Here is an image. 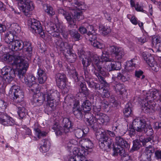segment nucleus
Listing matches in <instances>:
<instances>
[{
  "label": "nucleus",
  "mask_w": 161,
  "mask_h": 161,
  "mask_svg": "<svg viewBox=\"0 0 161 161\" xmlns=\"http://www.w3.org/2000/svg\"><path fill=\"white\" fill-rule=\"evenodd\" d=\"M72 4L73 5L70 7V13L64 10L62 8L58 10V12L62 14L69 24L68 27L72 28L76 26L75 23L76 19L79 21L83 19L84 16L81 11L87 8V7L84 3L80 2L77 0H74Z\"/></svg>",
  "instance_id": "1"
},
{
  "label": "nucleus",
  "mask_w": 161,
  "mask_h": 161,
  "mask_svg": "<svg viewBox=\"0 0 161 161\" xmlns=\"http://www.w3.org/2000/svg\"><path fill=\"white\" fill-rule=\"evenodd\" d=\"M14 63L17 67L16 75L21 81L25 83L28 87L31 88L30 91L34 93L37 91L38 84L35 81V77L32 75L25 76V73L28 67V64L26 61L19 59L15 61Z\"/></svg>",
  "instance_id": "2"
},
{
  "label": "nucleus",
  "mask_w": 161,
  "mask_h": 161,
  "mask_svg": "<svg viewBox=\"0 0 161 161\" xmlns=\"http://www.w3.org/2000/svg\"><path fill=\"white\" fill-rule=\"evenodd\" d=\"M153 139V136L145 138L141 136L139 137V141L142 143L144 147L147 146L141 156L142 161H150L151 160V156L155 151L154 147L153 146L154 144L151 142L152 140L153 142H154Z\"/></svg>",
  "instance_id": "3"
},
{
  "label": "nucleus",
  "mask_w": 161,
  "mask_h": 161,
  "mask_svg": "<svg viewBox=\"0 0 161 161\" xmlns=\"http://www.w3.org/2000/svg\"><path fill=\"white\" fill-rule=\"evenodd\" d=\"M108 135L112 137H114L116 136L114 132L109 130L101 132L99 135L97 132L96 134V138L99 140V147L104 150H106L107 148H110L114 146L113 140L109 137H108L107 136Z\"/></svg>",
  "instance_id": "4"
},
{
  "label": "nucleus",
  "mask_w": 161,
  "mask_h": 161,
  "mask_svg": "<svg viewBox=\"0 0 161 161\" xmlns=\"http://www.w3.org/2000/svg\"><path fill=\"white\" fill-rule=\"evenodd\" d=\"M31 43L28 42H23L21 40H16L13 41L8 45L9 48L12 51L20 50L23 48L27 52L26 54L31 56L32 54V47Z\"/></svg>",
  "instance_id": "5"
},
{
  "label": "nucleus",
  "mask_w": 161,
  "mask_h": 161,
  "mask_svg": "<svg viewBox=\"0 0 161 161\" xmlns=\"http://www.w3.org/2000/svg\"><path fill=\"white\" fill-rule=\"evenodd\" d=\"M115 145L111 147H114V152L113 155H117L118 154L121 156H124L125 153L124 148L129 149L130 147L129 143L123 138L120 136H117L115 138Z\"/></svg>",
  "instance_id": "6"
},
{
  "label": "nucleus",
  "mask_w": 161,
  "mask_h": 161,
  "mask_svg": "<svg viewBox=\"0 0 161 161\" xmlns=\"http://www.w3.org/2000/svg\"><path fill=\"white\" fill-rule=\"evenodd\" d=\"M19 9L24 14L29 17L31 14V11L34 8L33 2L31 0H17Z\"/></svg>",
  "instance_id": "7"
},
{
  "label": "nucleus",
  "mask_w": 161,
  "mask_h": 161,
  "mask_svg": "<svg viewBox=\"0 0 161 161\" xmlns=\"http://www.w3.org/2000/svg\"><path fill=\"white\" fill-rule=\"evenodd\" d=\"M45 27L47 31L54 37H59L60 33L63 31L62 25L58 23L54 24L50 21L46 22L45 23Z\"/></svg>",
  "instance_id": "8"
},
{
  "label": "nucleus",
  "mask_w": 161,
  "mask_h": 161,
  "mask_svg": "<svg viewBox=\"0 0 161 161\" xmlns=\"http://www.w3.org/2000/svg\"><path fill=\"white\" fill-rule=\"evenodd\" d=\"M29 25L30 27V30L36 34H39L41 37L45 36L44 31L40 22L35 19H30L28 21Z\"/></svg>",
  "instance_id": "9"
},
{
  "label": "nucleus",
  "mask_w": 161,
  "mask_h": 161,
  "mask_svg": "<svg viewBox=\"0 0 161 161\" xmlns=\"http://www.w3.org/2000/svg\"><path fill=\"white\" fill-rule=\"evenodd\" d=\"M9 93H12L13 94L14 96L12 100L16 103L22 102L24 97V93L22 90L20 89L19 86L16 85H14L11 87Z\"/></svg>",
  "instance_id": "10"
},
{
  "label": "nucleus",
  "mask_w": 161,
  "mask_h": 161,
  "mask_svg": "<svg viewBox=\"0 0 161 161\" xmlns=\"http://www.w3.org/2000/svg\"><path fill=\"white\" fill-rule=\"evenodd\" d=\"M1 73L6 83H10L15 75L14 69L9 66L4 67L2 69Z\"/></svg>",
  "instance_id": "11"
},
{
  "label": "nucleus",
  "mask_w": 161,
  "mask_h": 161,
  "mask_svg": "<svg viewBox=\"0 0 161 161\" xmlns=\"http://www.w3.org/2000/svg\"><path fill=\"white\" fill-rule=\"evenodd\" d=\"M55 78L57 85L58 87L67 92L68 88V86L66 84L67 80L66 75L63 73H58L55 75Z\"/></svg>",
  "instance_id": "12"
},
{
  "label": "nucleus",
  "mask_w": 161,
  "mask_h": 161,
  "mask_svg": "<svg viewBox=\"0 0 161 161\" xmlns=\"http://www.w3.org/2000/svg\"><path fill=\"white\" fill-rule=\"evenodd\" d=\"M74 151H75L74 154L76 155L75 158L71 157L69 161H93L91 160H86L85 156L86 155V152L83 148L75 147Z\"/></svg>",
  "instance_id": "13"
},
{
  "label": "nucleus",
  "mask_w": 161,
  "mask_h": 161,
  "mask_svg": "<svg viewBox=\"0 0 161 161\" xmlns=\"http://www.w3.org/2000/svg\"><path fill=\"white\" fill-rule=\"evenodd\" d=\"M97 68L94 71V74L97 78L99 81L102 84L104 87H108L109 84L106 81L105 79L102 76L106 75V72L102 67L100 65H97Z\"/></svg>",
  "instance_id": "14"
},
{
  "label": "nucleus",
  "mask_w": 161,
  "mask_h": 161,
  "mask_svg": "<svg viewBox=\"0 0 161 161\" xmlns=\"http://www.w3.org/2000/svg\"><path fill=\"white\" fill-rule=\"evenodd\" d=\"M55 44L57 50L62 52L64 54H65V52L72 49L70 44L66 42H64L61 39L57 40Z\"/></svg>",
  "instance_id": "15"
},
{
  "label": "nucleus",
  "mask_w": 161,
  "mask_h": 161,
  "mask_svg": "<svg viewBox=\"0 0 161 161\" xmlns=\"http://www.w3.org/2000/svg\"><path fill=\"white\" fill-rule=\"evenodd\" d=\"M132 126L137 132H143L145 130V121L144 119L137 118L134 119L132 123Z\"/></svg>",
  "instance_id": "16"
},
{
  "label": "nucleus",
  "mask_w": 161,
  "mask_h": 161,
  "mask_svg": "<svg viewBox=\"0 0 161 161\" xmlns=\"http://www.w3.org/2000/svg\"><path fill=\"white\" fill-rule=\"evenodd\" d=\"M0 123L5 126H12L14 124V120L6 114L0 112Z\"/></svg>",
  "instance_id": "17"
},
{
  "label": "nucleus",
  "mask_w": 161,
  "mask_h": 161,
  "mask_svg": "<svg viewBox=\"0 0 161 161\" xmlns=\"http://www.w3.org/2000/svg\"><path fill=\"white\" fill-rule=\"evenodd\" d=\"M142 57L153 70L157 71V64L156 62L154 61L153 58L151 54L147 55L146 53H143L142 54Z\"/></svg>",
  "instance_id": "18"
},
{
  "label": "nucleus",
  "mask_w": 161,
  "mask_h": 161,
  "mask_svg": "<svg viewBox=\"0 0 161 161\" xmlns=\"http://www.w3.org/2000/svg\"><path fill=\"white\" fill-rule=\"evenodd\" d=\"M0 58L2 61H6L8 62H10L14 60L13 65V67H16V70H17V67L16 66V64L14 63L15 61L19 59L21 61L24 60V59H21L20 56L15 57L13 55H10L9 53L3 54L0 57Z\"/></svg>",
  "instance_id": "19"
},
{
  "label": "nucleus",
  "mask_w": 161,
  "mask_h": 161,
  "mask_svg": "<svg viewBox=\"0 0 161 161\" xmlns=\"http://www.w3.org/2000/svg\"><path fill=\"white\" fill-rule=\"evenodd\" d=\"M82 64L83 65L84 75L90 73L92 67L90 64L92 63V59L90 57H86L83 58Z\"/></svg>",
  "instance_id": "20"
},
{
  "label": "nucleus",
  "mask_w": 161,
  "mask_h": 161,
  "mask_svg": "<svg viewBox=\"0 0 161 161\" xmlns=\"http://www.w3.org/2000/svg\"><path fill=\"white\" fill-rule=\"evenodd\" d=\"M45 101V98L42 95L35 94L31 101L32 104L34 106H40Z\"/></svg>",
  "instance_id": "21"
},
{
  "label": "nucleus",
  "mask_w": 161,
  "mask_h": 161,
  "mask_svg": "<svg viewBox=\"0 0 161 161\" xmlns=\"http://www.w3.org/2000/svg\"><path fill=\"white\" fill-rule=\"evenodd\" d=\"M79 143L83 148H86V150L91 149L93 147L92 141L89 138L82 139L80 141Z\"/></svg>",
  "instance_id": "22"
},
{
  "label": "nucleus",
  "mask_w": 161,
  "mask_h": 161,
  "mask_svg": "<svg viewBox=\"0 0 161 161\" xmlns=\"http://www.w3.org/2000/svg\"><path fill=\"white\" fill-rule=\"evenodd\" d=\"M72 108L73 113L76 117L79 119H81L83 116V111L78 104H75Z\"/></svg>",
  "instance_id": "23"
},
{
  "label": "nucleus",
  "mask_w": 161,
  "mask_h": 161,
  "mask_svg": "<svg viewBox=\"0 0 161 161\" xmlns=\"http://www.w3.org/2000/svg\"><path fill=\"white\" fill-rule=\"evenodd\" d=\"M96 118L97 119V123L100 125H103L105 123H107L109 120V117L103 113L96 114Z\"/></svg>",
  "instance_id": "24"
},
{
  "label": "nucleus",
  "mask_w": 161,
  "mask_h": 161,
  "mask_svg": "<svg viewBox=\"0 0 161 161\" xmlns=\"http://www.w3.org/2000/svg\"><path fill=\"white\" fill-rule=\"evenodd\" d=\"M61 124L63 126L64 132L68 133L70 129L71 128L72 126L71 121L69 119L67 118H63Z\"/></svg>",
  "instance_id": "25"
},
{
  "label": "nucleus",
  "mask_w": 161,
  "mask_h": 161,
  "mask_svg": "<svg viewBox=\"0 0 161 161\" xmlns=\"http://www.w3.org/2000/svg\"><path fill=\"white\" fill-rule=\"evenodd\" d=\"M114 84V85L112 86V87L114 91L116 93L122 95L125 90L124 84L117 81L115 82Z\"/></svg>",
  "instance_id": "26"
},
{
  "label": "nucleus",
  "mask_w": 161,
  "mask_h": 161,
  "mask_svg": "<svg viewBox=\"0 0 161 161\" xmlns=\"http://www.w3.org/2000/svg\"><path fill=\"white\" fill-rule=\"evenodd\" d=\"M87 115L90 117L89 118H86V121L87 122L86 124L90 125L93 129H95L97 128V124L96 115L94 117L91 114H88Z\"/></svg>",
  "instance_id": "27"
},
{
  "label": "nucleus",
  "mask_w": 161,
  "mask_h": 161,
  "mask_svg": "<svg viewBox=\"0 0 161 161\" xmlns=\"http://www.w3.org/2000/svg\"><path fill=\"white\" fill-rule=\"evenodd\" d=\"M16 36L15 32L9 30L4 34V40L5 42L9 44L14 41V37Z\"/></svg>",
  "instance_id": "28"
},
{
  "label": "nucleus",
  "mask_w": 161,
  "mask_h": 161,
  "mask_svg": "<svg viewBox=\"0 0 161 161\" xmlns=\"http://www.w3.org/2000/svg\"><path fill=\"white\" fill-rule=\"evenodd\" d=\"M106 68L108 71L119 69L121 66V63L119 62H114L109 64H106Z\"/></svg>",
  "instance_id": "29"
},
{
  "label": "nucleus",
  "mask_w": 161,
  "mask_h": 161,
  "mask_svg": "<svg viewBox=\"0 0 161 161\" xmlns=\"http://www.w3.org/2000/svg\"><path fill=\"white\" fill-rule=\"evenodd\" d=\"M152 43L153 46L155 47L157 49V51L158 52L161 50V38L156 36L153 37L152 40Z\"/></svg>",
  "instance_id": "30"
},
{
  "label": "nucleus",
  "mask_w": 161,
  "mask_h": 161,
  "mask_svg": "<svg viewBox=\"0 0 161 161\" xmlns=\"http://www.w3.org/2000/svg\"><path fill=\"white\" fill-rule=\"evenodd\" d=\"M92 59V65H91L92 67L91 71L93 72L95 71V69L97 68V65H100L101 67H102V62L99 60L98 57L96 56H94L93 57H90Z\"/></svg>",
  "instance_id": "31"
},
{
  "label": "nucleus",
  "mask_w": 161,
  "mask_h": 161,
  "mask_svg": "<svg viewBox=\"0 0 161 161\" xmlns=\"http://www.w3.org/2000/svg\"><path fill=\"white\" fill-rule=\"evenodd\" d=\"M89 129L87 127H86L85 129L82 130L80 128H78L74 130V134L75 136L78 138L82 137L83 136H85L88 131Z\"/></svg>",
  "instance_id": "32"
},
{
  "label": "nucleus",
  "mask_w": 161,
  "mask_h": 161,
  "mask_svg": "<svg viewBox=\"0 0 161 161\" xmlns=\"http://www.w3.org/2000/svg\"><path fill=\"white\" fill-rule=\"evenodd\" d=\"M66 53H65L64 55L68 61L71 63L74 62L75 61L77 56L75 54L72 52V49H70Z\"/></svg>",
  "instance_id": "33"
},
{
  "label": "nucleus",
  "mask_w": 161,
  "mask_h": 161,
  "mask_svg": "<svg viewBox=\"0 0 161 161\" xmlns=\"http://www.w3.org/2000/svg\"><path fill=\"white\" fill-rule=\"evenodd\" d=\"M41 144V147L43 152L45 153L48 151L50 147V143L49 140L47 139L43 140L42 141Z\"/></svg>",
  "instance_id": "34"
},
{
  "label": "nucleus",
  "mask_w": 161,
  "mask_h": 161,
  "mask_svg": "<svg viewBox=\"0 0 161 161\" xmlns=\"http://www.w3.org/2000/svg\"><path fill=\"white\" fill-rule=\"evenodd\" d=\"M142 110L144 112L150 114L154 112L155 109L152 105L147 103L142 105Z\"/></svg>",
  "instance_id": "35"
},
{
  "label": "nucleus",
  "mask_w": 161,
  "mask_h": 161,
  "mask_svg": "<svg viewBox=\"0 0 161 161\" xmlns=\"http://www.w3.org/2000/svg\"><path fill=\"white\" fill-rule=\"evenodd\" d=\"M85 81L87 83L89 86L91 88H95L97 83L92 81V75L90 73L84 75Z\"/></svg>",
  "instance_id": "36"
},
{
  "label": "nucleus",
  "mask_w": 161,
  "mask_h": 161,
  "mask_svg": "<svg viewBox=\"0 0 161 161\" xmlns=\"http://www.w3.org/2000/svg\"><path fill=\"white\" fill-rule=\"evenodd\" d=\"M44 10L50 16L55 14V12L53 8L48 4H44L43 6Z\"/></svg>",
  "instance_id": "37"
},
{
  "label": "nucleus",
  "mask_w": 161,
  "mask_h": 161,
  "mask_svg": "<svg viewBox=\"0 0 161 161\" xmlns=\"http://www.w3.org/2000/svg\"><path fill=\"white\" fill-rule=\"evenodd\" d=\"M57 92H51V91H50L46 94L42 95L44 96L45 98V100L46 97L47 101L48 102L55 100L56 96H57Z\"/></svg>",
  "instance_id": "38"
},
{
  "label": "nucleus",
  "mask_w": 161,
  "mask_h": 161,
  "mask_svg": "<svg viewBox=\"0 0 161 161\" xmlns=\"http://www.w3.org/2000/svg\"><path fill=\"white\" fill-rule=\"evenodd\" d=\"M81 107L84 112H87L91 109V103L89 100H86L82 103Z\"/></svg>",
  "instance_id": "39"
},
{
  "label": "nucleus",
  "mask_w": 161,
  "mask_h": 161,
  "mask_svg": "<svg viewBox=\"0 0 161 161\" xmlns=\"http://www.w3.org/2000/svg\"><path fill=\"white\" fill-rule=\"evenodd\" d=\"M69 33L75 41H78L80 39V35L76 30L74 29L69 30Z\"/></svg>",
  "instance_id": "40"
},
{
  "label": "nucleus",
  "mask_w": 161,
  "mask_h": 161,
  "mask_svg": "<svg viewBox=\"0 0 161 161\" xmlns=\"http://www.w3.org/2000/svg\"><path fill=\"white\" fill-rule=\"evenodd\" d=\"M52 129L55 131L57 136L61 135L64 133V130L58 123H56L53 125Z\"/></svg>",
  "instance_id": "41"
},
{
  "label": "nucleus",
  "mask_w": 161,
  "mask_h": 161,
  "mask_svg": "<svg viewBox=\"0 0 161 161\" xmlns=\"http://www.w3.org/2000/svg\"><path fill=\"white\" fill-rule=\"evenodd\" d=\"M123 112L125 116L127 117L129 116L131 112L132 104L130 103H128L125 106Z\"/></svg>",
  "instance_id": "42"
},
{
  "label": "nucleus",
  "mask_w": 161,
  "mask_h": 161,
  "mask_svg": "<svg viewBox=\"0 0 161 161\" xmlns=\"http://www.w3.org/2000/svg\"><path fill=\"white\" fill-rule=\"evenodd\" d=\"M125 54V53L122 47H118L115 57L118 59H120L124 56Z\"/></svg>",
  "instance_id": "43"
},
{
  "label": "nucleus",
  "mask_w": 161,
  "mask_h": 161,
  "mask_svg": "<svg viewBox=\"0 0 161 161\" xmlns=\"http://www.w3.org/2000/svg\"><path fill=\"white\" fill-rule=\"evenodd\" d=\"M80 91L85 95H87L89 94V91L86 85L84 83L81 82L80 84Z\"/></svg>",
  "instance_id": "44"
},
{
  "label": "nucleus",
  "mask_w": 161,
  "mask_h": 161,
  "mask_svg": "<svg viewBox=\"0 0 161 161\" xmlns=\"http://www.w3.org/2000/svg\"><path fill=\"white\" fill-rule=\"evenodd\" d=\"M11 27L12 28L11 31L15 32L16 34L20 32L21 31L20 27L18 24L15 23H13L11 25Z\"/></svg>",
  "instance_id": "45"
},
{
  "label": "nucleus",
  "mask_w": 161,
  "mask_h": 161,
  "mask_svg": "<svg viewBox=\"0 0 161 161\" xmlns=\"http://www.w3.org/2000/svg\"><path fill=\"white\" fill-rule=\"evenodd\" d=\"M34 130L35 131L36 134L38 138L45 136L47 133L44 131H41L38 128H34Z\"/></svg>",
  "instance_id": "46"
},
{
  "label": "nucleus",
  "mask_w": 161,
  "mask_h": 161,
  "mask_svg": "<svg viewBox=\"0 0 161 161\" xmlns=\"http://www.w3.org/2000/svg\"><path fill=\"white\" fill-rule=\"evenodd\" d=\"M57 103L56 102L55 100L50 101L47 102V108H49L50 107L51 109L49 110L52 111L55 109L57 105Z\"/></svg>",
  "instance_id": "47"
},
{
  "label": "nucleus",
  "mask_w": 161,
  "mask_h": 161,
  "mask_svg": "<svg viewBox=\"0 0 161 161\" xmlns=\"http://www.w3.org/2000/svg\"><path fill=\"white\" fill-rule=\"evenodd\" d=\"M136 60L135 59H133L131 60L130 61H128L126 63V65L129 68V69L131 71L134 69L135 67L136 64L135 61Z\"/></svg>",
  "instance_id": "48"
},
{
  "label": "nucleus",
  "mask_w": 161,
  "mask_h": 161,
  "mask_svg": "<svg viewBox=\"0 0 161 161\" xmlns=\"http://www.w3.org/2000/svg\"><path fill=\"white\" fill-rule=\"evenodd\" d=\"M118 47L115 46H110L108 48V52L112 55H114L115 56L117 53V50Z\"/></svg>",
  "instance_id": "49"
},
{
  "label": "nucleus",
  "mask_w": 161,
  "mask_h": 161,
  "mask_svg": "<svg viewBox=\"0 0 161 161\" xmlns=\"http://www.w3.org/2000/svg\"><path fill=\"white\" fill-rule=\"evenodd\" d=\"M159 95L158 91L156 89H154L149 94V96H147V98L148 99H150V97L151 98H153L154 99L156 98Z\"/></svg>",
  "instance_id": "50"
},
{
  "label": "nucleus",
  "mask_w": 161,
  "mask_h": 161,
  "mask_svg": "<svg viewBox=\"0 0 161 161\" xmlns=\"http://www.w3.org/2000/svg\"><path fill=\"white\" fill-rule=\"evenodd\" d=\"M117 78L119 80L123 82H125L128 80L129 78L127 76L125 75L124 74L121 73H118L117 76Z\"/></svg>",
  "instance_id": "51"
},
{
  "label": "nucleus",
  "mask_w": 161,
  "mask_h": 161,
  "mask_svg": "<svg viewBox=\"0 0 161 161\" xmlns=\"http://www.w3.org/2000/svg\"><path fill=\"white\" fill-rule=\"evenodd\" d=\"M140 141L138 139H136L133 142V145L132 149L134 150L138 149L141 146V145L140 143Z\"/></svg>",
  "instance_id": "52"
},
{
  "label": "nucleus",
  "mask_w": 161,
  "mask_h": 161,
  "mask_svg": "<svg viewBox=\"0 0 161 161\" xmlns=\"http://www.w3.org/2000/svg\"><path fill=\"white\" fill-rule=\"evenodd\" d=\"M143 132H145L147 136H153L152 135L153 131L151 126L149 125L146 128H145V130L143 131Z\"/></svg>",
  "instance_id": "53"
},
{
  "label": "nucleus",
  "mask_w": 161,
  "mask_h": 161,
  "mask_svg": "<svg viewBox=\"0 0 161 161\" xmlns=\"http://www.w3.org/2000/svg\"><path fill=\"white\" fill-rule=\"evenodd\" d=\"M100 28L102 31V33L105 35H107L110 32V29L108 26H102Z\"/></svg>",
  "instance_id": "54"
},
{
  "label": "nucleus",
  "mask_w": 161,
  "mask_h": 161,
  "mask_svg": "<svg viewBox=\"0 0 161 161\" xmlns=\"http://www.w3.org/2000/svg\"><path fill=\"white\" fill-rule=\"evenodd\" d=\"M100 96L102 97L108 98L110 96V93L108 90L103 88V92L100 93Z\"/></svg>",
  "instance_id": "55"
},
{
  "label": "nucleus",
  "mask_w": 161,
  "mask_h": 161,
  "mask_svg": "<svg viewBox=\"0 0 161 161\" xmlns=\"http://www.w3.org/2000/svg\"><path fill=\"white\" fill-rule=\"evenodd\" d=\"M109 102L112 103V106L117 107L119 105V103L116 101L113 96H111L109 100Z\"/></svg>",
  "instance_id": "56"
},
{
  "label": "nucleus",
  "mask_w": 161,
  "mask_h": 161,
  "mask_svg": "<svg viewBox=\"0 0 161 161\" xmlns=\"http://www.w3.org/2000/svg\"><path fill=\"white\" fill-rule=\"evenodd\" d=\"M92 45L94 47L100 49H102L104 47V45L103 44L97 41L93 42Z\"/></svg>",
  "instance_id": "57"
},
{
  "label": "nucleus",
  "mask_w": 161,
  "mask_h": 161,
  "mask_svg": "<svg viewBox=\"0 0 161 161\" xmlns=\"http://www.w3.org/2000/svg\"><path fill=\"white\" fill-rule=\"evenodd\" d=\"M101 62H108L112 61V59H110L108 57V54L103 53L101 58Z\"/></svg>",
  "instance_id": "58"
},
{
  "label": "nucleus",
  "mask_w": 161,
  "mask_h": 161,
  "mask_svg": "<svg viewBox=\"0 0 161 161\" xmlns=\"http://www.w3.org/2000/svg\"><path fill=\"white\" fill-rule=\"evenodd\" d=\"M143 72L140 70H136L135 72V75L137 78H140L141 76V79H143L145 77V76L143 75Z\"/></svg>",
  "instance_id": "59"
},
{
  "label": "nucleus",
  "mask_w": 161,
  "mask_h": 161,
  "mask_svg": "<svg viewBox=\"0 0 161 161\" xmlns=\"http://www.w3.org/2000/svg\"><path fill=\"white\" fill-rule=\"evenodd\" d=\"M94 31L91 34L89 33L87 35L89 36V40L91 42H93L95 41V40L97 38V36L96 34H94Z\"/></svg>",
  "instance_id": "60"
},
{
  "label": "nucleus",
  "mask_w": 161,
  "mask_h": 161,
  "mask_svg": "<svg viewBox=\"0 0 161 161\" xmlns=\"http://www.w3.org/2000/svg\"><path fill=\"white\" fill-rule=\"evenodd\" d=\"M47 79V75H43L42 76L38 77V80L39 83L40 84H42L44 83L45 82Z\"/></svg>",
  "instance_id": "61"
},
{
  "label": "nucleus",
  "mask_w": 161,
  "mask_h": 161,
  "mask_svg": "<svg viewBox=\"0 0 161 161\" xmlns=\"http://www.w3.org/2000/svg\"><path fill=\"white\" fill-rule=\"evenodd\" d=\"M108 102L105 100L102 101L101 103V106L104 109H106L108 108Z\"/></svg>",
  "instance_id": "62"
},
{
  "label": "nucleus",
  "mask_w": 161,
  "mask_h": 161,
  "mask_svg": "<svg viewBox=\"0 0 161 161\" xmlns=\"http://www.w3.org/2000/svg\"><path fill=\"white\" fill-rule=\"evenodd\" d=\"M23 128L24 129V130L22 131L25 133L26 135H31V130L28 128H27L26 126H24L23 127Z\"/></svg>",
  "instance_id": "63"
},
{
  "label": "nucleus",
  "mask_w": 161,
  "mask_h": 161,
  "mask_svg": "<svg viewBox=\"0 0 161 161\" xmlns=\"http://www.w3.org/2000/svg\"><path fill=\"white\" fill-rule=\"evenodd\" d=\"M136 131V130L132 126V125L129 127L128 131H129V134L131 137H132L135 134Z\"/></svg>",
  "instance_id": "64"
}]
</instances>
